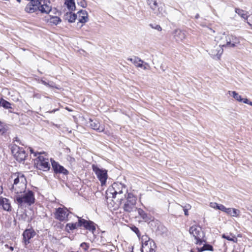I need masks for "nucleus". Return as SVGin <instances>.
<instances>
[{"label": "nucleus", "mask_w": 252, "mask_h": 252, "mask_svg": "<svg viewBox=\"0 0 252 252\" xmlns=\"http://www.w3.org/2000/svg\"><path fill=\"white\" fill-rule=\"evenodd\" d=\"M215 41H220L223 47L234 48L240 43L239 37L232 34H226L225 32L219 33L215 37Z\"/></svg>", "instance_id": "obj_1"}, {"label": "nucleus", "mask_w": 252, "mask_h": 252, "mask_svg": "<svg viewBox=\"0 0 252 252\" xmlns=\"http://www.w3.org/2000/svg\"><path fill=\"white\" fill-rule=\"evenodd\" d=\"M14 178V183L10 188L13 195H16L18 193H22L26 189L27 180L25 176L21 173H15L12 176Z\"/></svg>", "instance_id": "obj_2"}, {"label": "nucleus", "mask_w": 252, "mask_h": 252, "mask_svg": "<svg viewBox=\"0 0 252 252\" xmlns=\"http://www.w3.org/2000/svg\"><path fill=\"white\" fill-rule=\"evenodd\" d=\"M13 196L15 201L20 206H31L35 202L34 194L32 190L26 189L22 193L14 195Z\"/></svg>", "instance_id": "obj_3"}, {"label": "nucleus", "mask_w": 252, "mask_h": 252, "mask_svg": "<svg viewBox=\"0 0 252 252\" xmlns=\"http://www.w3.org/2000/svg\"><path fill=\"white\" fill-rule=\"evenodd\" d=\"M123 193L126 195L127 193L126 186L124 184L119 182L113 183L107 191V194L110 193L113 198L118 197L121 200L123 199Z\"/></svg>", "instance_id": "obj_4"}, {"label": "nucleus", "mask_w": 252, "mask_h": 252, "mask_svg": "<svg viewBox=\"0 0 252 252\" xmlns=\"http://www.w3.org/2000/svg\"><path fill=\"white\" fill-rule=\"evenodd\" d=\"M153 13L158 17L165 16L166 12L164 5L158 0H147Z\"/></svg>", "instance_id": "obj_5"}, {"label": "nucleus", "mask_w": 252, "mask_h": 252, "mask_svg": "<svg viewBox=\"0 0 252 252\" xmlns=\"http://www.w3.org/2000/svg\"><path fill=\"white\" fill-rule=\"evenodd\" d=\"M39 156L35 159L34 162L37 168L43 171H48L50 168L49 158L43 154H38Z\"/></svg>", "instance_id": "obj_6"}, {"label": "nucleus", "mask_w": 252, "mask_h": 252, "mask_svg": "<svg viewBox=\"0 0 252 252\" xmlns=\"http://www.w3.org/2000/svg\"><path fill=\"white\" fill-rule=\"evenodd\" d=\"M124 195L126 198V201L123 206L124 211L126 212L130 213L136 210V197L131 193H127V196H126V194Z\"/></svg>", "instance_id": "obj_7"}, {"label": "nucleus", "mask_w": 252, "mask_h": 252, "mask_svg": "<svg viewBox=\"0 0 252 252\" xmlns=\"http://www.w3.org/2000/svg\"><path fill=\"white\" fill-rule=\"evenodd\" d=\"M189 232L195 239L196 244L200 245L204 242L203 240L204 234L200 226L197 225L191 226L189 228Z\"/></svg>", "instance_id": "obj_8"}, {"label": "nucleus", "mask_w": 252, "mask_h": 252, "mask_svg": "<svg viewBox=\"0 0 252 252\" xmlns=\"http://www.w3.org/2000/svg\"><path fill=\"white\" fill-rule=\"evenodd\" d=\"M92 169L100 181L101 185H105L108 178L107 170L105 169L100 168L94 164L92 165Z\"/></svg>", "instance_id": "obj_9"}, {"label": "nucleus", "mask_w": 252, "mask_h": 252, "mask_svg": "<svg viewBox=\"0 0 252 252\" xmlns=\"http://www.w3.org/2000/svg\"><path fill=\"white\" fill-rule=\"evenodd\" d=\"M12 153L16 159L19 162L24 160L27 157V154L23 148L17 146L12 147Z\"/></svg>", "instance_id": "obj_10"}, {"label": "nucleus", "mask_w": 252, "mask_h": 252, "mask_svg": "<svg viewBox=\"0 0 252 252\" xmlns=\"http://www.w3.org/2000/svg\"><path fill=\"white\" fill-rule=\"evenodd\" d=\"M70 213L65 207L59 208L55 213V218L60 221L68 220V217Z\"/></svg>", "instance_id": "obj_11"}, {"label": "nucleus", "mask_w": 252, "mask_h": 252, "mask_svg": "<svg viewBox=\"0 0 252 252\" xmlns=\"http://www.w3.org/2000/svg\"><path fill=\"white\" fill-rule=\"evenodd\" d=\"M223 47L220 43V45H216L213 48H211L209 49V54L212 57L213 59L219 60L221 57V55L223 53Z\"/></svg>", "instance_id": "obj_12"}, {"label": "nucleus", "mask_w": 252, "mask_h": 252, "mask_svg": "<svg viewBox=\"0 0 252 252\" xmlns=\"http://www.w3.org/2000/svg\"><path fill=\"white\" fill-rule=\"evenodd\" d=\"M79 220V227H84L86 229H87L93 233L95 230V226L94 222L91 220H87L80 217H77Z\"/></svg>", "instance_id": "obj_13"}, {"label": "nucleus", "mask_w": 252, "mask_h": 252, "mask_svg": "<svg viewBox=\"0 0 252 252\" xmlns=\"http://www.w3.org/2000/svg\"><path fill=\"white\" fill-rule=\"evenodd\" d=\"M52 6L49 1L41 0L39 4L38 11L43 14H49L52 10Z\"/></svg>", "instance_id": "obj_14"}, {"label": "nucleus", "mask_w": 252, "mask_h": 252, "mask_svg": "<svg viewBox=\"0 0 252 252\" xmlns=\"http://www.w3.org/2000/svg\"><path fill=\"white\" fill-rule=\"evenodd\" d=\"M40 1L39 0H32L30 1L25 8L27 13H32L38 10Z\"/></svg>", "instance_id": "obj_15"}, {"label": "nucleus", "mask_w": 252, "mask_h": 252, "mask_svg": "<svg viewBox=\"0 0 252 252\" xmlns=\"http://www.w3.org/2000/svg\"><path fill=\"white\" fill-rule=\"evenodd\" d=\"M36 234L35 232L32 229L25 230L23 234V241L25 245L30 243V240L33 238Z\"/></svg>", "instance_id": "obj_16"}, {"label": "nucleus", "mask_w": 252, "mask_h": 252, "mask_svg": "<svg viewBox=\"0 0 252 252\" xmlns=\"http://www.w3.org/2000/svg\"><path fill=\"white\" fill-rule=\"evenodd\" d=\"M53 169L55 173H63L64 175L67 174L68 171L63 166L60 165L55 161L51 160Z\"/></svg>", "instance_id": "obj_17"}, {"label": "nucleus", "mask_w": 252, "mask_h": 252, "mask_svg": "<svg viewBox=\"0 0 252 252\" xmlns=\"http://www.w3.org/2000/svg\"><path fill=\"white\" fill-rule=\"evenodd\" d=\"M90 126L94 130H96L98 132H102L104 130V126L100 125L99 122L96 120L93 121L92 119H90Z\"/></svg>", "instance_id": "obj_18"}, {"label": "nucleus", "mask_w": 252, "mask_h": 252, "mask_svg": "<svg viewBox=\"0 0 252 252\" xmlns=\"http://www.w3.org/2000/svg\"><path fill=\"white\" fill-rule=\"evenodd\" d=\"M76 15L79 22L85 23L88 21V15L86 10H81L77 12Z\"/></svg>", "instance_id": "obj_19"}, {"label": "nucleus", "mask_w": 252, "mask_h": 252, "mask_svg": "<svg viewBox=\"0 0 252 252\" xmlns=\"http://www.w3.org/2000/svg\"><path fill=\"white\" fill-rule=\"evenodd\" d=\"M155 244L153 241L146 242L142 246L143 251L145 252H155Z\"/></svg>", "instance_id": "obj_20"}, {"label": "nucleus", "mask_w": 252, "mask_h": 252, "mask_svg": "<svg viewBox=\"0 0 252 252\" xmlns=\"http://www.w3.org/2000/svg\"><path fill=\"white\" fill-rule=\"evenodd\" d=\"M173 34L174 38L177 41H182L186 37L185 32L179 29L175 30L174 31Z\"/></svg>", "instance_id": "obj_21"}, {"label": "nucleus", "mask_w": 252, "mask_h": 252, "mask_svg": "<svg viewBox=\"0 0 252 252\" xmlns=\"http://www.w3.org/2000/svg\"><path fill=\"white\" fill-rule=\"evenodd\" d=\"M235 12L237 13L240 16L243 18L244 19H247V23L250 26H252V18L251 17H249V19H248V16L247 14V12L243 10L240 9L239 8H236Z\"/></svg>", "instance_id": "obj_22"}, {"label": "nucleus", "mask_w": 252, "mask_h": 252, "mask_svg": "<svg viewBox=\"0 0 252 252\" xmlns=\"http://www.w3.org/2000/svg\"><path fill=\"white\" fill-rule=\"evenodd\" d=\"M225 213L230 216L237 217L239 216L240 211L235 208H227Z\"/></svg>", "instance_id": "obj_23"}, {"label": "nucleus", "mask_w": 252, "mask_h": 252, "mask_svg": "<svg viewBox=\"0 0 252 252\" xmlns=\"http://www.w3.org/2000/svg\"><path fill=\"white\" fill-rule=\"evenodd\" d=\"M0 202L2 203L1 206L4 210L7 211L10 210L11 206L8 199L2 197L1 198Z\"/></svg>", "instance_id": "obj_24"}, {"label": "nucleus", "mask_w": 252, "mask_h": 252, "mask_svg": "<svg viewBox=\"0 0 252 252\" xmlns=\"http://www.w3.org/2000/svg\"><path fill=\"white\" fill-rule=\"evenodd\" d=\"M64 5L70 11H73L75 9V3L74 0H64Z\"/></svg>", "instance_id": "obj_25"}, {"label": "nucleus", "mask_w": 252, "mask_h": 252, "mask_svg": "<svg viewBox=\"0 0 252 252\" xmlns=\"http://www.w3.org/2000/svg\"><path fill=\"white\" fill-rule=\"evenodd\" d=\"M65 18L70 23L74 22L77 19V15L71 12H67L65 15Z\"/></svg>", "instance_id": "obj_26"}, {"label": "nucleus", "mask_w": 252, "mask_h": 252, "mask_svg": "<svg viewBox=\"0 0 252 252\" xmlns=\"http://www.w3.org/2000/svg\"><path fill=\"white\" fill-rule=\"evenodd\" d=\"M79 226V221L75 223H68L65 226V230L69 232L70 230H72L76 229Z\"/></svg>", "instance_id": "obj_27"}, {"label": "nucleus", "mask_w": 252, "mask_h": 252, "mask_svg": "<svg viewBox=\"0 0 252 252\" xmlns=\"http://www.w3.org/2000/svg\"><path fill=\"white\" fill-rule=\"evenodd\" d=\"M139 215L145 221H148L150 220L148 215L141 208L137 209Z\"/></svg>", "instance_id": "obj_28"}, {"label": "nucleus", "mask_w": 252, "mask_h": 252, "mask_svg": "<svg viewBox=\"0 0 252 252\" xmlns=\"http://www.w3.org/2000/svg\"><path fill=\"white\" fill-rule=\"evenodd\" d=\"M48 22L51 25H57L61 22V19L58 16H51Z\"/></svg>", "instance_id": "obj_29"}, {"label": "nucleus", "mask_w": 252, "mask_h": 252, "mask_svg": "<svg viewBox=\"0 0 252 252\" xmlns=\"http://www.w3.org/2000/svg\"><path fill=\"white\" fill-rule=\"evenodd\" d=\"M228 93L237 101L241 102V101H242V96L239 95L236 92L229 91Z\"/></svg>", "instance_id": "obj_30"}, {"label": "nucleus", "mask_w": 252, "mask_h": 252, "mask_svg": "<svg viewBox=\"0 0 252 252\" xmlns=\"http://www.w3.org/2000/svg\"><path fill=\"white\" fill-rule=\"evenodd\" d=\"M222 237V238L226 239L228 241H232L234 243H236L237 241V239L236 238L235 235H233L232 234H230L229 235L223 234Z\"/></svg>", "instance_id": "obj_31"}, {"label": "nucleus", "mask_w": 252, "mask_h": 252, "mask_svg": "<svg viewBox=\"0 0 252 252\" xmlns=\"http://www.w3.org/2000/svg\"><path fill=\"white\" fill-rule=\"evenodd\" d=\"M198 252H201L204 251H213V248L211 245L208 244H204L203 247L200 248H198Z\"/></svg>", "instance_id": "obj_32"}, {"label": "nucleus", "mask_w": 252, "mask_h": 252, "mask_svg": "<svg viewBox=\"0 0 252 252\" xmlns=\"http://www.w3.org/2000/svg\"><path fill=\"white\" fill-rule=\"evenodd\" d=\"M0 106L5 109L11 108V104L3 99H1L0 101Z\"/></svg>", "instance_id": "obj_33"}, {"label": "nucleus", "mask_w": 252, "mask_h": 252, "mask_svg": "<svg viewBox=\"0 0 252 252\" xmlns=\"http://www.w3.org/2000/svg\"><path fill=\"white\" fill-rule=\"evenodd\" d=\"M149 26L151 28L156 30L160 32L162 31V28L160 27V25H159L158 24H157L155 23H154V24L151 23V24H149Z\"/></svg>", "instance_id": "obj_34"}, {"label": "nucleus", "mask_w": 252, "mask_h": 252, "mask_svg": "<svg viewBox=\"0 0 252 252\" xmlns=\"http://www.w3.org/2000/svg\"><path fill=\"white\" fill-rule=\"evenodd\" d=\"M143 63V61L138 58H137V59H135V61H134V64L137 67H140L142 66V64Z\"/></svg>", "instance_id": "obj_35"}, {"label": "nucleus", "mask_w": 252, "mask_h": 252, "mask_svg": "<svg viewBox=\"0 0 252 252\" xmlns=\"http://www.w3.org/2000/svg\"><path fill=\"white\" fill-rule=\"evenodd\" d=\"M77 4L81 7L85 8L87 6L86 0H77Z\"/></svg>", "instance_id": "obj_36"}, {"label": "nucleus", "mask_w": 252, "mask_h": 252, "mask_svg": "<svg viewBox=\"0 0 252 252\" xmlns=\"http://www.w3.org/2000/svg\"><path fill=\"white\" fill-rule=\"evenodd\" d=\"M80 247L85 251H87L88 250V249H89V244H88L87 243H82L81 245H80Z\"/></svg>", "instance_id": "obj_37"}, {"label": "nucleus", "mask_w": 252, "mask_h": 252, "mask_svg": "<svg viewBox=\"0 0 252 252\" xmlns=\"http://www.w3.org/2000/svg\"><path fill=\"white\" fill-rule=\"evenodd\" d=\"M131 229L133 232H134L138 236H140L139 231L137 227H136V226H132L131 227Z\"/></svg>", "instance_id": "obj_38"}, {"label": "nucleus", "mask_w": 252, "mask_h": 252, "mask_svg": "<svg viewBox=\"0 0 252 252\" xmlns=\"http://www.w3.org/2000/svg\"><path fill=\"white\" fill-rule=\"evenodd\" d=\"M227 208H226L223 205L220 204L219 206H218V210H220L224 212H226V209Z\"/></svg>", "instance_id": "obj_39"}, {"label": "nucleus", "mask_w": 252, "mask_h": 252, "mask_svg": "<svg viewBox=\"0 0 252 252\" xmlns=\"http://www.w3.org/2000/svg\"><path fill=\"white\" fill-rule=\"evenodd\" d=\"M140 67L143 68L145 70H146L149 69L150 66L147 63L143 62L142 64V66Z\"/></svg>", "instance_id": "obj_40"}, {"label": "nucleus", "mask_w": 252, "mask_h": 252, "mask_svg": "<svg viewBox=\"0 0 252 252\" xmlns=\"http://www.w3.org/2000/svg\"><path fill=\"white\" fill-rule=\"evenodd\" d=\"M181 206L183 208V210H189L191 208V205L189 204H185L184 206L181 205Z\"/></svg>", "instance_id": "obj_41"}, {"label": "nucleus", "mask_w": 252, "mask_h": 252, "mask_svg": "<svg viewBox=\"0 0 252 252\" xmlns=\"http://www.w3.org/2000/svg\"><path fill=\"white\" fill-rule=\"evenodd\" d=\"M220 204H218L216 203H211V207L214 208L218 209V206H219Z\"/></svg>", "instance_id": "obj_42"}, {"label": "nucleus", "mask_w": 252, "mask_h": 252, "mask_svg": "<svg viewBox=\"0 0 252 252\" xmlns=\"http://www.w3.org/2000/svg\"><path fill=\"white\" fill-rule=\"evenodd\" d=\"M48 87L49 88H55L57 89H59V88L57 87L55 85V84H54V83H51V84L49 83V85H48Z\"/></svg>", "instance_id": "obj_43"}, {"label": "nucleus", "mask_w": 252, "mask_h": 252, "mask_svg": "<svg viewBox=\"0 0 252 252\" xmlns=\"http://www.w3.org/2000/svg\"><path fill=\"white\" fill-rule=\"evenodd\" d=\"M4 246L6 248L9 249L11 251H13L14 250V247L11 246H9L8 245L6 244Z\"/></svg>", "instance_id": "obj_44"}, {"label": "nucleus", "mask_w": 252, "mask_h": 252, "mask_svg": "<svg viewBox=\"0 0 252 252\" xmlns=\"http://www.w3.org/2000/svg\"><path fill=\"white\" fill-rule=\"evenodd\" d=\"M207 32H208V33L211 34L212 33H214L215 32V31H214L213 30L211 29V28H208Z\"/></svg>", "instance_id": "obj_45"}, {"label": "nucleus", "mask_w": 252, "mask_h": 252, "mask_svg": "<svg viewBox=\"0 0 252 252\" xmlns=\"http://www.w3.org/2000/svg\"><path fill=\"white\" fill-rule=\"evenodd\" d=\"M249 100L247 98H242V101L241 102H243L244 103L248 104L249 102Z\"/></svg>", "instance_id": "obj_46"}, {"label": "nucleus", "mask_w": 252, "mask_h": 252, "mask_svg": "<svg viewBox=\"0 0 252 252\" xmlns=\"http://www.w3.org/2000/svg\"><path fill=\"white\" fill-rule=\"evenodd\" d=\"M30 152H31V153L33 154L34 156H35V157H37L38 155L39 156L38 154H40L39 153H34L33 150L32 149H30Z\"/></svg>", "instance_id": "obj_47"}, {"label": "nucleus", "mask_w": 252, "mask_h": 252, "mask_svg": "<svg viewBox=\"0 0 252 252\" xmlns=\"http://www.w3.org/2000/svg\"><path fill=\"white\" fill-rule=\"evenodd\" d=\"M41 82L42 83V84H43V85H45V86H46L47 87H48V85H49V83L46 82L44 80H41Z\"/></svg>", "instance_id": "obj_48"}, {"label": "nucleus", "mask_w": 252, "mask_h": 252, "mask_svg": "<svg viewBox=\"0 0 252 252\" xmlns=\"http://www.w3.org/2000/svg\"><path fill=\"white\" fill-rule=\"evenodd\" d=\"M137 57H134L133 58H128V60L134 64V61H135V59H137Z\"/></svg>", "instance_id": "obj_49"}, {"label": "nucleus", "mask_w": 252, "mask_h": 252, "mask_svg": "<svg viewBox=\"0 0 252 252\" xmlns=\"http://www.w3.org/2000/svg\"><path fill=\"white\" fill-rule=\"evenodd\" d=\"M184 211V213H185V215L187 216H188L189 215V213H188V211L189 210H183Z\"/></svg>", "instance_id": "obj_50"}, {"label": "nucleus", "mask_w": 252, "mask_h": 252, "mask_svg": "<svg viewBox=\"0 0 252 252\" xmlns=\"http://www.w3.org/2000/svg\"><path fill=\"white\" fill-rule=\"evenodd\" d=\"M69 158H70V161L71 162H74L75 161V159L74 158H72L71 157H69Z\"/></svg>", "instance_id": "obj_51"}, {"label": "nucleus", "mask_w": 252, "mask_h": 252, "mask_svg": "<svg viewBox=\"0 0 252 252\" xmlns=\"http://www.w3.org/2000/svg\"><path fill=\"white\" fill-rule=\"evenodd\" d=\"M248 104H249L251 106H252V102L249 101Z\"/></svg>", "instance_id": "obj_52"}, {"label": "nucleus", "mask_w": 252, "mask_h": 252, "mask_svg": "<svg viewBox=\"0 0 252 252\" xmlns=\"http://www.w3.org/2000/svg\"><path fill=\"white\" fill-rule=\"evenodd\" d=\"M2 188L0 186V193H2Z\"/></svg>", "instance_id": "obj_53"}, {"label": "nucleus", "mask_w": 252, "mask_h": 252, "mask_svg": "<svg viewBox=\"0 0 252 252\" xmlns=\"http://www.w3.org/2000/svg\"><path fill=\"white\" fill-rule=\"evenodd\" d=\"M56 110H57V109H56V110H54L52 111L51 112V113L55 112Z\"/></svg>", "instance_id": "obj_54"}, {"label": "nucleus", "mask_w": 252, "mask_h": 252, "mask_svg": "<svg viewBox=\"0 0 252 252\" xmlns=\"http://www.w3.org/2000/svg\"><path fill=\"white\" fill-rule=\"evenodd\" d=\"M198 14H197V15L195 16V18H198Z\"/></svg>", "instance_id": "obj_55"}, {"label": "nucleus", "mask_w": 252, "mask_h": 252, "mask_svg": "<svg viewBox=\"0 0 252 252\" xmlns=\"http://www.w3.org/2000/svg\"><path fill=\"white\" fill-rule=\"evenodd\" d=\"M191 252H194L193 251V250H191Z\"/></svg>", "instance_id": "obj_56"}, {"label": "nucleus", "mask_w": 252, "mask_h": 252, "mask_svg": "<svg viewBox=\"0 0 252 252\" xmlns=\"http://www.w3.org/2000/svg\"><path fill=\"white\" fill-rule=\"evenodd\" d=\"M35 96L37 97V94H35Z\"/></svg>", "instance_id": "obj_57"}]
</instances>
